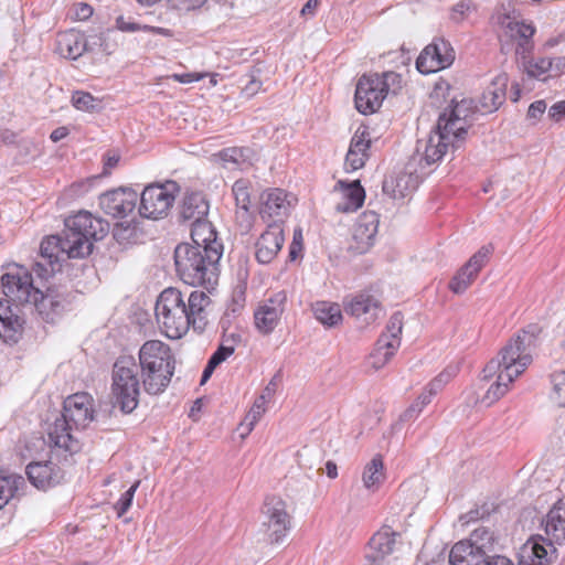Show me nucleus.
Returning a JSON list of instances; mask_svg holds the SVG:
<instances>
[{"label": "nucleus", "mask_w": 565, "mask_h": 565, "mask_svg": "<svg viewBox=\"0 0 565 565\" xmlns=\"http://www.w3.org/2000/svg\"><path fill=\"white\" fill-rule=\"evenodd\" d=\"M397 537H399V533L393 531L390 526L381 527L370 539L369 545L372 551L370 555H374L381 562H384V558L394 552Z\"/></svg>", "instance_id": "f704fd0d"}, {"label": "nucleus", "mask_w": 565, "mask_h": 565, "mask_svg": "<svg viewBox=\"0 0 565 565\" xmlns=\"http://www.w3.org/2000/svg\"><path fill=\"white\" fill-rule=\"evenodd\" d=\"M545 533L558 544L565 542V502H556L548 511L545 520Z\"/></svg>", "instance_id": "4c0bfd02"}, {"label": "nucleus", "mask_w": 565, "mask_h": 565, "mask_svg": "<svg viewBox=\"0 0 565 565\" xmlns=\"http://www.w3.org/2000/svg\"><path fill=\"white\" fill-rule=\"evenodd\" d=\"M141 379L139 366L132 356H119L111 371V395L114 404L129 414L139 404Z\"/></svg>", "instance_id": "423d86ee"}, {"label": "nucleus", "mask_w": 565, "mask_h": 565, "mask_svg": "<svg viewBox=\"0 0 565 565\" xmlns=\"http://www.w3.org/2000/svg\"><path fill=\"white\" fill-rule=\"evenodd\" d=\"M138 193L130 188H118L107 191L99 196L103 212L115 218H124L134 212Z\"/></svg>", "instance_id": "2eb2a0df"}, {"label": "nucleus", "mask_w": 565, "mask_h": 565, "mask_svg": "<svg viewBox=\"0 0 565 565\" xmlns=\"http://www.w3.org/2000/svg\"><path fill=\"white\" fill-rule=\"evenodd\" d=\"M552 60L547 57H540L535 61L524 63V68L530 77L541 78L547 72H551Z\"/></svg>", "instance_id": "603ef678"}, {"label": "nucleus", "mask_w": 565, "mask_h": 565, "mask_svg": "<svg viewBox=\"0 0 565 565\" xmlns=\"http://www.w3.org/2000/svg\"><path fill=\"white\" fill-rule=\"evenodd\" d=\"M552 60L551 72L553 76H559L565 73V56H558Z\"/></svg>", "instance_id": "69168bd1"}, {"label": "nucleus", "mask_w": 565, "mask_h": 565, "mask_svg": "<svg viewBox=\"0 0 565 565\" xmlns=\"http://www.w3.org/2000/svg\"><path fill=\"white\" fill-rule=\"evenodd\" d=\"M232 192L236 202V221L244 232L249 231L253 223V216L249 212L250 192L249 182L244 179L235 181Z\"/></svg>", "instance_id": "bb28decb"}, {"label": "nucleus", "mask_w": 565, "mask_h": 565, "mask_svg": "<svg viewBox=\"0 0 565 565\" xmlns=\"http://www.w3.org/2000/svg\"><path fill=\"white\" fill-rule=\"evenodd\" d=\"M492 558H488L482 565H514L511 559L503 555H494Z\"/></svg>", "instance_id": "774afa93"}, {"label": "nucleus", "mask_w": 565, "mask_h": 565, "mask_svg": "<svg viewBox=\"0 0 565 565\" xmlns=\"http://www.w3.org/2000/svg\"><path fill=\"white\" fill-rule=\"evenodd\" d=\"M29 481L40 490H46L63 478L60 467L52 461L31 462L26 467Z\"/></svg>", "instance_id": "5701e85b"}, {"label": "nucleus", "mask_w": 565, "mask_h": 565, "mask_svg": "<svg viewBox=\"0 0 565 565\" xmlns=\"http://www.w3.org/2000/svg\"><path fill=\"white\" fill-rule=\"evenodd\" d=\"M217 248L202 249L189 243L179 244L174 249V264L180 279L190 286L210 288L216 285L221 259Z\"/></svg>", "instance_id": "20e7f679"}, {"label": "nucleus", "mask_w": 565, "mask_h": 565, "mask_svg": "<svg viewBox=\"0 0 565 565\" xmlns=\"http://www.w3.org/2000/svg\"><path fill=\"white\" fill-rule=\"evenodd\" d=\"M62 415L75 429L86 428L94 419V399L86 392L75 393L64 401Z\"/></svg>", "instance_id": "f3484780"}, {"label": "nucleus", "mask_w": 565, "mask_h": 565, "mask_svg": "<svg viewBox=\"0 0 565 565\" xmlns=\"http://www.w3.org/2000/svg\"><path fill=\"white\" fill-rule=\"evenodd\" d=\"M546 110V103L544 100H536L532 103L527 110V117L539 119Z\"/></svg>", "instance_id": "bf43d9fd"}, {"label": "nucleus", "mask_w": 565, "mask_h": 565, "mask_svg": "<svg viewBox=\"0 0 565 565\" xmlns=\"http://www.w3.org/2000/svg\"><path fill=\"white\" fill-rule=\"evenodd\" d=\"M552 385L551 399L559 407H565V370L552 375Z\"/></svg>", "instance_id": "3c124183"}, {"label": "nucleus", "mask_w": 565, "mask_h": 565, "mask_svg": "<svg viewBox=\"0 0 565 565\" xmlns=\"http://www.w3.org/2000/svg\"><path fill=\"white\" fill-rule=\"evenodd\" d=\"M177 191L178 185L174 181L146 186L140 194V215L152 220L166 216L173 205Z\"/></svg>", "instance_id": "0eeeda50"}, {"label": "nucleus", "mask_w": 565, "mask_h": 565, "mask_svg": "<svg viewBox=\"0 0 565 565\" xmlns=\"http://www.w3.org/2000/svg\"><path fill=\"white\" fill-rule=\"evenodd\" d=\"M532 536L520 548L519 565H552L557 559L556 542L552 536Z\"/></svg>", "instance_id": "4468645a"}, {"label": "nucleus", "mask_w": 565, "mask_h": 565, "mask_svg": "<svg viewBox=\"0 0 565 565\" xmlns=\"http://www.w3.org/2000/svg\"><path fill=\"white\" fill-rule=\"evenodd\" d=\"M455 61V51L444 39L428 44L416 60V68L422 74H430L450 66Z\"/></svg>", "instance_id": "9b49d317"}, {"label": "nucleus", "mask_w": 565, "mask_h": 565, "mask_svg": "<svg viewBox=\"0 0 565 565\" xmlns=\"http://www.w3.org/2000/svg\"><path fill=\"white\" fill-rule=\"evenodd\" d=\"M494 376H497L495 382L490 385L480 401L481 404L487 407L491 406L493 403L504 396L509 391V385L514 381L510 374L503 373L501 371H498Z\"/></svg>", "instance_id": "c03bdc74"}, {"label": "nucleus", "mask_w": 565, "mask_h": 565, "mask_svg": "<svg viewBox=\"0 0 565 565\" xmlns=\"http://www.w3.org/2000/svg\"><path fill=\"white\" fill-rule=\"evenodd\" d=\"M285 242L284 230L280 224L274 222L262 233L255 244V257L260 264L271 263Z\"/></svg>", "instance_id": "aec40b11"}, {"label": "nucleus", "mask_w": 565, "mask_h": 565, "mask_svg": "<svg viewBox=\"0 0 565 565\" xmlns=\"http://www.w3.org/2000/svg\"><path fill=\"white\" fill-rule=\"evenodd\" d=\"M290 202L287 200V194L280 189H271L262 195L260 216L266 217H280L287 214Z\"/></svg>", "instance_id": "72a5a7b5"}, {"label": "nucleus", "mask_w": 565, "mask_h": 565, "mask_svg": "<svg viewBox=\"0 0 565 565\" xmlns=\"http://www.w3.org/2000/svg\"><path fill=\"white\" fill-rule=\"evenodd\" d=\"M424 408L419 405V403L414 402L402 415L403 420H411L416 418Z\"/></svg>", "instance_id": "338daca9"}, {"label": "nucleus", "mask_w": 565, "mask_h": 565, "mask_svg": "<svg viewBox=\"0 0 565 565\" xmlns=\"http://www.w3.org/2000/svg\"><path fill=\"white\" fill-rule=\"evenodd\" d=\"M477 4L472 0H461L454 4L449 10V19L454 23H462L472 13L477 12Z\"/></svg>", "instance_id": "09e8293b"}, {"label": "nucleus", "mask_w": 565, "mask_h": 565, "mask_svg": "<svg viewBox=\"0 0 565 565\" xmlns=\"http://www.w3.org/2000/svg\"><path fill=\"white\" fill-rule=\"evenodd\" d=\"M99 103L100 102L89 93L77 90L72 95V104L78 110L93 111L99 107Z\"/></svg>", "instance_id": "8fccbe9b"}, {"label": "nucleus", "mask_w": 565, "mask_h": 565, "mask_svg": "<svg viewBox=\"0 0 565 565\" xmlns=\"http://www.w3.org/2000/svg\"><path fill=\"white\" fill-rule=\"evenodd\" d=\"M508 82V75L502 73L484 89L479 100L480 109L483 113H493L504 103Z\"/></svg>", "instance_id": "7c9ffc66"}, {"label": "nucleus", "mask_w": 565, "mask_h": 565, "mask_svg": "<svg viewBox=\"0 0 565 565\" xmlns=\"http://www.w3.org/2000/svg\"><path fill=\"white\" fill-rule=\"evenodd\" d=\"M209 202L201 192H191L184 195L179 210L181 222L189 224L206 218L209 213Z\"/></svg>", "instance_id": "393cba45"}, {"label": "nucleus", "mask_w": 565, "mask_h": 565, "mask_svg": "<svg viewBox=\"0 0 565 565\" xmlns=\"http://www.w3.org/2000/svg\"><path fill=\"white\" fill-rule=\"evenodd\" d=\"M252 153L253 151L249 148L232 147L220 151L218 156L225 164L231 163L236 168L243 169L250 166Z\"/></svg>", "instance_id": "49530a36"}, {"label": "nucleus", "mask_w": 565, "mask_h": 565, "mask_svg": "<svg viewBox=\"0 0 565 565\" xmlns=\"http://www.w3.org/2000/svg\"><path fill=\"white\" fill-rule=\"evenodd\" d=\"M86 38L76 30H67L57 34L56 52L64 58L76 60L86 51Z\"/></svg>", "instance_id": "c756f323"}, {"label": "nucleus", "mask_w": 565, "mask_h": 565, "mask_svg": "<svg viewBox=\"0 0 565 565\" xmlns=\"http://www.w3.org/2000/svg\"><path fill=\"white\" fill-rule=\"evenodd\" d=\"M401 87L402 76L395 72L364 74L356 84L355 107L363 115L373 114L390 93L396 94Z\"/></svg>", "instance_id": "39448f33"}, {"label": "nucleus", "mask_w": 565, "mask_h": 565, "mask_svg": "<svg viewBox=\"0 0 565 565\" xmlns=\"http://www.w3.org/2000/svg\"><path fill=\"white\" fill-rule=\"evenodd\" d=\"M399 345V340H393V342H388L387 335H380L375 349L370 354V365L375 370L384 367L394 356Z\"/></svg>", "instance_id": "ea45409f"}, {"label": "nucleus", "mask_w": 565, "mask_h": 565, "mask_svg": "<svg viewBox=\"0 0 565 565\" xmlns=\"http://www.w3.org/2000/svg\"><path fill=\"white\" fill-rule=\"evenodd\" d=\"M109 232V223L94 216L87 211L65 220L63 236L52 235L44 238L40 245L43 262H36L33 270L44 279L55 270L61 255L67 258H84L93 250V242L103 239Z\"/></svg>", "instance_id": "f257e3e1"}, {"label": "nucleus", "mask_w": 565, "mask_h": 565, "mask_svg": "<svg viewBox=\"0 0 565 565\" xmlns=\"http://www.w3.org/2000/svg\"><path fill=\"white\" fill-rule=\"evenodd\" d=\"M179 10H194L201 8L206 0H173Z\"/></svg>", "instance_id": "052dcab7"}, {"label": "nucleus", "mask_w": 565, "mask_h": 565, "mask_svg": "<svg viewBox=\"0 0 565 565\" xmlns=\"http://www.w3.org/2000/svg\"><path fill=\"white\" fill-rule=\"evenodd\" d=\"M539 333L540 328L535 324L519 331L484 366L482 380L492 379L498 371L508 373L513 379L521 375L533 361Z\"/></svg>", "instance_id": "7ed1b4c3"}, {"label": "nucleus", "mask_w": 565, "mask_h": 565, "mask_svg": "<svg viewBox=\"0 0 565 565\" xmlns=\"http://www.w3.org/2000/svg\"><path fill=\"white\" fill-rule=\"evenodd\" d=\"M548 116L555 120L559 121L565 117V102H557L548 109Z\"/></svg>", "instance_id": "e2e57ef3"}, {"label": "nucleus", "mask_w": 565, "mask_h": 565, "mask_svg": "<svg viewBox=\"0 0 565 565\" xmlns=\"http://www.w3.org/2000/svg\"><path fill=\"white\" fill-rule=\"evenodd\" d=\"M139 370L174 372L175 360L170 347L159 340L145 342L139 350Z\"/></svg>", "instance_id": "f8f14e48"}, {"label": "nucleus", "mask_w": 565, "mask_h": 565, "mask_svg": "<svg viewBox=\"0 0 565 565\" xmlns=\"http://www.w3.org/2000/svg\"><path fill=\"white\" fill-rule=\"evenodd\" d=\"M487 558L477 553L471 544L463 541L457 542L450 551V565H482Z\"/></svg>", "instance_id": "79ce46f5"}, {"label": "nucleus", "mask_w": 565, "mask_h": 565, "mask_svg": "<svg viewBox=\"0 0 565 565\" xmlns=\"http://www.w3.org/2000/svg\"><path fill=\"white\" fill-rule=\"evenodd\" d=\"M10 299H0V338L17 343L22 334L23 319L10 306Z\"/></svg>", "instance_id": "b1692460"}, {"label": "nucleus", "mask_w": 565, "mask_h": 565, "mask_svg": "<svg viewBox=\"0 0 565 565\" xmlns=\"http://www.w3.org/2000/svg\"><path fill=\"white\" fill-rule=\"evenodd\" d=\"M36 296L24 305H33L43 320L53 322L64 309V296L56 288H47L45 292L38 289Z\"/></svg>", "instance_id": "4be33fe9"}, {"label": "nucleus", "mask_w": 565, "mask_h": 565, "mask_svg": "<svg viewBox=\"0 0 565 565\" xmlns=\"http://www.w3.org/2000/svg\"><path fill=\"white\" fill-rule=\"evenodd\" d=\"M302 250V233L301 230L294 231L292 242L289 246V259L296 260Z\"/></svg>", "instance_id": "4d7b16f0"}, {"label": "nucleus", "mask_w": 565, "mask_h": 565, "mask_svg": "<svg viewBox=\"0 0 565 565\" xmlns=\"http://www.w3.org/2000/svg\"><path fill=\"white\" fill-rule=\"evenodd\" d=\"M141 372V385L149 395H159L169 386L174 372H157L152 370H139Z\"/></svg>", "instance_id": "a19ab883"}, {"label": "nucleus", "mask_w": 565, "mask_h": 565, "mask_svg": "<svg viewBox=\"0 0 565 565\" xmlns=\"http://www.w3.org/2000/svg\"><path fill=\"white\" fill-rule=\"evenodd\" d=\"M267 403L268 402L264 399V396H258L255 399L253 406L250 407L249 412L244 418V422L242 423V426L246 427V435H248L254 429L255 425L265 414Z\"/></svg>", "instance_id": "de8ad7c7"}, {"label": "nucleus", "mask_w": 565, "mask_h": 565, "mask_svg": "<svg viewBox=\"0 0 565 565\" xmlns=\"http://www.w3.org/2000/svg\"><path fill=\"white\" fill-rule=\"evenodd\" d=\"M74 428V425L62 415L50 426L49 439L55 447L75 452L79 446L77 438L73 434Z\"/></svg>", "instance_id": "cd10ccee"}, {"label": "nucleus", "mask_w": 565, "mask_h": 565, "mask_svg": "<svg viewBox=\"0 0 565 565\" xmlns=\"http://www.w3.org/2000/svg\"><path fill=\"white\" fill-rule=\"evenodd\" d=\"M140 484V481L137 480L127 491H125L119 500L115 503L114 509L117 512L118 516H122L131 507L135 493Z\"/></svg>", "instance_id": "5fc2aeb1"}, {"label": "nucleus", "mask_w": 565, "mask_h": 565, "mask_svg": "<svg viewBox=\"0 0 565 565\" xmlns=\"http://www.w3.org/2000/svg\"><path fill=\"white\" fill-rule=\"evenodd\" d=\"M286 301V292L279 291L258 306L254 312V319L256 328L262 333L268 334L276 328L285 311Z\"/></svg>", "instance_id": "6ab92c4d"}, {"label": "nucleus", "mask_w": 565, "mask_h": 565, "mask_svg": "<svg viewBox=\"0 0 565 565\" xmlns=\"http://www.w3.org/2000/svg\"><path fill=\"white\" fill-rule=\"evenodd\" d=\"M3 294L15 303L31 302L38 297V288L33 286L32 274L19 264L8 265L7 271L1 276Z\"/></svg>", "instance_id": "1a4fd4ad"}, {"label": "nucleus", "mask_w": 565, "mask_h": 565, "mask_svg": "<svg viewBox=\"0 0 565 565\" xmlns=\"http://www.w3.org/2000/svg\"><path fill=\"white\" fill-rule=\"evenodd\" d=\"M457 367L448 366L443 372H440L430 383L427 385L428 392L433 394H437L439 391L444 388V386L450 382V380L456 375Z\"/></svg>", "instance_id": "864d4df0"}, {"label": "nucleus", "mask_w": 565, "mask_h": 565, "mask_svg": "<svg viewBox=\"0 0 565 565\" xmlns=\"http://www.w3.org/2000/svg\"><path fill=\"white\" fill-rule=\"evenodd\" d=\"M492 246H482L475 253L469 260L457 271L449 282V289L457 294H463L476 279L478 273L488 262L489 255L492 253Z\"/></svg>", "instance_id": "a211bd4d"}, {"label": "nucleus", "mask_w": 565, "mask_h": 565, "mask_svg": "<svg viewBox=\"0 0 565 565\" xmlns=\"http://www.w3.org/2000/svg\"><path fill=\"white\" fill-rule=\"evenodd\" d=\"M379 214L374 211L363 212L352 230L349 249L354 254H364L374 245L379 227Z\"/></svg>", "instance_id": "dca6fc26"}, {"label": "nucleus", "mask_w": 565, "mask_h": 565, "mask_svg": "<svg viewBox=\"0 0 565 565\" xmlns=\"http://www.w3.org/2000/svg\"><path fill=\"white\" fill-rule=\"evenodd\" d=\"M417 186V179L412 173L401 172L383 181V193L393 200H404Z\"/></svg>", "instance_id": "2f4dec72"}, {"label": "nucleus", "mask_w": 565, "mask_h": 565, "mask_svg": "<svg viewBox=\"0 0 565 565\" xmlns=\"http://www.w3.org/2000/svg\"><path fill=\"white\" fill-rule=\"evenodd\" d=\"M384 466L380 456L374 457L364 468L362 480L369 490H376L384 480Z\"/></svg>", "instance_id": "a18cd8bd"}, {"label": "nucleus", "mask_w": 565, "mask_h": 565, "mask_svg": "<svg viewBox=\"0 0 565 565\" xmlns=\"http://www.w3.org/2000/svg\"><path fill=\"white\" fill-rule=\"evenodd\" d=\"M462 141L452 140V134L446 129H438V124L429 132L427 139L418 140L417 152L422 154V159L428 164L438 162L444 158L449 149H457Z\"/></svg>", "instance_id": "ddd939ff"}, {"label": "nucleus", "mask_w": 565, "mask_h": 565, "mask_svg": "<svg viewBox=\"0 0 565 565\" xmlns=\"http://www.w3.org/2000/svg\"><path fill=\"white\" fill-rule=\"evenodd\" d=\"M211 299L203 291H192L185 302L177 288H166L158 296L154 313L158 326L169 339H180L190 326L202 331L206 323V307Z\"/></svg>", "instance_id": "f03ea898"}, {"label": "nucleus", "mask_w": 565, "mask_h": 565, "mask_svg": "<svg viewBox=\"0 0 565 565\" xmlns=\"http://www.w3.org/2000/svg\"><path fill=\"white\" fill-rule=\"evenodd\" d=\"M475 117L472 100L461 99L439 114L438 129L452 134V140L465 141Z\"/></svg>", "instance_id": "9d476101"}, {"label": "nucleus", "mask_w": 565, "mask_h": 565, "mask_svg": "<svg viewBox=\"0 0 565 565\" xmlns=\"http://www.w3.org/2000/svg\"><path fill=\"white\" fill-rule=\"evenodd\" d=\"M462 541L471 544L487 559L499 554V537L490 527L479 526L471 532L469 539Z\"/></svg>", "instance_id": "c85d7f7f"}, {"label": "nucleus", "mask_w": 565, "mask_h": 565, "mask_svg": "<svg viewBox=\"0 0 565 565\" xmlns=\"http://www.w3.org/2000/svg\"><path fill=\"white\" fill-rule=\"evenodd\" d=\"M403 329V315L401 312H395L391 316L388 323L386 326V331L381 335H387L388 342H393V340L401 341V333Z\"/></svg>", "instance_id": "6e6d98bb"}, {"label": "nucleus", "mask_w": 565, "mask_h": 565, "mask_svg": "<svg viewBox=\"0 0 565 565\" xmlns=\"http://www.w3.org/2000/svg\"><path fill=\"white\" fill-rule=\"evenodd\" d=\"M312 310L316 319L327 327H335L342 321V312L338 303L317 301Z\"/></svg>", "instance_id": "37998d69"}, {"label": "nucleus", "mask_w": 565, "mask_h": 565, "mask_svg": "<svg viewBox=\"0 0 565 565\" xmlns=\"http://www.w3.org/2000/svg\"><path fill=\"white\" fill-rule=\"evenodd\" d=\"M235 351V348L233 344H221L217 350L213 353V355L216 356L217 360H220L222 363L231 356Z\"/></svg>", "instance_id": "0e129e2a"}, {"label": "nucleus", "mask_w": 565, "mask_h": 565, "mask_svg": "<svg viewBox=\"0 0 565 565\" xmlns=\"http://www.w3.org/2000/svg\"><path fill=\"white\" fill-rule=\"evenodd\" d=\"M190 226L192 246L201 247L202 249L216 248L218 246L217 249L221 256L223 255V244L217 239V233L211 222L204 218L190 224Z\"/></svg>", "instance_id": "473e14b6"}, {"label": "nucleus", "mask_w": 565, "mask_h": 565, "mask_svg": "<svg viewBox=\"0 0 565 565\" xmlns=\"http://www.w3.org/2000/svg\"><path fill=\"white\" fill-rule=\"evenodd\" d=\"M371 148L370 134L365 129L359 128L350 142L345 157V166L352 171L364 167Z\"/></svg>", "instance_id": "a878e982"}, {"label": "nucleus", "mask_w": 565, "mask_h": 565, "mask_svg": "<svg viewBox=\"0 0 565 565\" xmlns=\"http://www.w3.org/2000/svg\"><path fill=\"white\" fill-rule=\"evenodd\" d=\"M497 23L507 30L509 35L518 40V54H525L532 50V36L535 33V28L531 23L524 21H516L510 17L509 13H498Z\"/></svg>", "instance_id": "412c9836"}, {"label": "nucleus", "mask_w": 565, "mask_h": 565, "mask_svg": "<svg viewBox=\"0 0 565 565\" xmlns=\"http://www.w3.org/2000/svg\"><path fill=\"white\" fill-rule=\"evenodd\" d=\"M25 487L21 475L0 469V510Z\"/></svg>", "instance_id": "58836bf2"}, {"label": "nucleus", "mask_w": 565, "mask_h": 565, "mask_svg": "<svg viewBox=\"0 0 565 565\" xmlns=\"http://www.w3.org/2000/svg\"><path fill=\"white\" fill-rule=\"evenodd\" d=\"M134 228H131L129 225L124 226V224H119L114 230V237L119 241H129L132 236Z\"/></svg>", "instance_id": "680f3d73"}, {"label": "nucleus", "mask_w": 565, "mask_h": 565, "mask_svg": "<svg viewBox=\"0 0 565 565\" xmlns=\"http://www.w3.org/2000/svg\"><path fill=\"white\" fill-rule=\"evenodd\" d=\"M345 310L348 313L356 318H364L366 322H370L376 319L380 307L373 296L360 294L348 303Z\"/></svg>", "instance_id": "c9c22d12"}, {"label": "nucleus", "mask_w": 565, "mask_h": 565, "mask_svg": "<svg viewBox=\"0 0 565 565\" xmlns=\"http://www.w3.org/2000/svg\"><path fill=\"white\" fill-rule=\"evenodd\" d=\"M338 186L341 189L344 199L342 203L337 205L339 212H354L362 206L365 192L360 181L356 180L351 183L339 181Z\"/></svg>", "instance_id": "e433bc0d"}, {"label": "nucleus", "mask_w": 565, "mask_h": 565, "mask_svg": "<svg viewBox=\"0 0 565 565\" xmlns=\"http://www.w3.org/2000/svg\"><path fill=\"white\" fill-rule=\"evenodd\" d=\"M262 526L270 543H279L291 527V516L286 502L278 497H269L262 509Z\"/></svg>", "instance_id": "6e6552de"}, {"label": "nucleus", "mask_w": 565, "mask_h": 565, "mask_svg": "<svg viewBox=\"0 0 565 565\" xmlns=\"http://www.w3.org/2000/svg\"><path fill=\"white\" fill-rule=\"evenodd\" d=\"M116 26L118 30L122 32H136L141 30L143 31V25H140L139 23H136L130 19H125L124 17L117 18Z\"/></svg>", "instance_id": "13d9d810"}]
</instances>
